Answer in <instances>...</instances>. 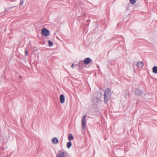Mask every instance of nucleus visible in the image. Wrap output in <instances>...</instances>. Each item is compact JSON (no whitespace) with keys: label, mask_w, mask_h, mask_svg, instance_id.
<instances>
[{"label":"nucleus","mask_w":157,"mask_h":157,"mask_svg":"<svg viewBox=\"0 0 157 157\" xmlns=\"http://www.w3.org/2000/svg\"><path fill=\"white\" fill-rule=\"evenodd\" d=\"M136 66H137V63L136 64Z\"/></svg>","instance_id":"393cba45"},{"label":"nucleus","mask_w":157,"mask_h":157,"mask_svg":"<svg viewBox=\"0 0 157 157\" xmlns=\"http://www.w3.org/2000/svg\"><path fill=\"white\" fill-rule=\"evenodd\" d=\"M98 94L100 95V97H101V94L100 93H98Z\"/></svg>","instance_id":"412c9836"},{"label":"nucleus","mask_w":157,"mask_h":157,"mask_svg":"<svg viewBox=\"0 0 157 157\" xmlns=\"http://www.w3.org/2000/svg\"><path fill=\"white\" fill-rule=\"evenodd\" d=\"M52 141L54 144H57L58 142V140L57 138L54 137Z\"/></svg>","instance_id":"1a4fd4ad"},{"label":"nucleus","mask_w":157,"mask_h":157,"mask_svg":"<svg viewBox=\"0 0 157 157\" xmlns=\"http://www.w3.org/2000/svg\"><path fill=\"white\" fill-rule=\"evenodd\" d=\"M21 77H21V76H19V78H21Z\"/></svg>","instance_id":"5701e85b"},{"label":"nucleus","mask_w":157,"mask_h":157,"mask_svg":"<svg viewBox=\"0 0 157 157\" xmlns=\"http://www.w3.org/2000/svg\"><path fill=\"white\" fill-rule=\"evenodd\" d=\"M41 33L44 36H48L49 35V31L47 29L44 28L41 30Z\"/></svg>","instance_id":"f03ea898"},{"label":"nucleus","mask_w":157,"mask_h":157,"mask_svg":"<svg viewBox=\"0 0 157 157\" xmlns=\"http://www.w3.org/2000/svg\"><path fill=\"white\" fill-rule=\"evenodd\" d=\"M48 46L49 47H51L53 45V42L51 40H48Z\"/></svg>","instance_id":"4468645a"},{"label":"nucleus","mask_w":157,"mask_h":157,"mask_svg":"<svg viewBox=\"0 0 157 157\" xmlns=\"http://www.w3.org/2000/svg\"><path fill=\"white\" fill-rule=\"evenodd\" d=\"M74 63H72V65H71V67H72V68H73V67H74Z\"/></svg>","instance_id":"aec40b11"},{"label":"nucleus","mask_w":157,"mask_h":157,"mask_svg":"<svg viewBox=\"0 0 157 157\" xmlns=\"http://www.w3.org/2000/svg\"><path fill=\"white\" fill-rule=\"evenodd\" d=\"M138 95H139L141 97L142 96V95L143 94V93L142 91L138 89Z\"/></svg>","instance_id":"ddd939ff"},{"label":"nucleus","mask_w":157,"mask_h":157,"mask_svg":"<svg viewBox=\"0 0 157 157\" xmlns=\"http://www.w3.org/2000/svg\"><path fill=\"white\" fill-rule=\"evenodd\" d=\"M111 90L109 89H107L105 91L104 94V102L106 103L110 99L111 97Z\"/></svg>","instance_id":"f257e3e1"},{"label":"nucleus","mask_w":157,"mask_h":157,"mask_svg":"<svg viewBox=\"0 0 157 157\" xmlns=\"http://www.w3.org/2000/svg\"><path fill=\"white\" fill-rule=\"evenodd\" d=\"M144 64L143 62H138V67L142 68L144 66Z\"/></svg>","instance_id":"6e6552de"},{"label":"nucleus","mask_w":157,"mask_h":157,"mask_svg":"<svg viewBox=\"0 0 157 157\" xmlns=\"http://www.w3.org/2000/svg\"><path fill=\"white\" fill-rule=\"evenodd\" d=\"M86 115L85 114V115H84V117H83L82 120H86Z\"/></svg>","instance_id":"f3484780"},{"label":"nucleus","mask_w":157,"mask_h":157,"mask_svg":"<svg viewBox=\"0 0 157 157\" xmlns=\"http://www.w3.org/2000/svg\"><path fill=\"white\" fill-rule=\"evenodd\" d=\"M60 100L61 103H63L65 101V97L63 95L61 94L60 96Z\"/></svg>","instance_id":"0eeeda50"},{"label":"nucleus","mask_w":157,"mask_h":157,"mask_svg":"<svg viewBox=\"0 0 157 157\" xmlns=\"http://www.w3.org/2000/svg\"><path fill=\"white\" fill-rule=\"evenodd\" d=\"M137 0H129V2L131 4H134L135 2H136Z\"/></svg>","instance_id":"2eb2a0df"},{"label":"nucleus","mask_w":157,"mask_h":157,"mask_svg":"<svg viewBox=\"0 0 157 157\" xmlns=\"http://www.w3.org/2000/svg\"><path fill=\"white\" fill-rule=\"evenodd\" d=\"M24 3V0H21L19 4L20 6H22Z\"/></svg>","instance_id":"dca6fc26"},{"label":"nucleus","mask_w":157,"mask_h":157,"mask_svg":"<svg viewBox=\"0 0 157 157\" xmlns=\"http://www.w3.org/2000/svg\"><path fill=\"white\" fill-rule=\"evenodd\" d=\"M25 55L26 56H27L28 55V51H25Z\"/></svg>","instance_id":"6ab92c4d"},{"label":"nucleus","mask_w":157,"mask_h":157,"mask_svg":"<svg viewBox=\"0 0 157 157\" xmlns=\"http://www.w3.org/2000/svg\"><path fill=\"white\" fill-rule=\"evenodd\" d=\"M77 65L80 69L83 68L85 67L83 62L82 60L80 61Z\"/></svg>","instance_id":"20e7f679"},{"label":"nucleus","mask_w":157,"mask_h":157,"mask_svg":"<svg viewBox=\"0 0 157 157\" xmlns=\"http://www.w3.org/2000/svg\"><path fill=\"white\" fill-rule=\"evenodd\" d=\"M73 139V136L72 134H69L68 136V139L69 140L71 141Z\"/></svg>","instance_id":"9b49d317"},{"label":"nucleus","mask_w":157,"mask_h":157,"mask_svg":"<svg viewBox=\"0 0 157 157\" xmlns=\"http://www.w3.org/2000/svg\"><path fill=\"white\" fill-rule=\"evenodd\" d=\"M71 145H72V144H71V142L70 141L68 142L67 143V147L68 148H69L71 147Z\"/></svg>","instance_id":"f8f14e48"},{"label":"nucleus","mask_w":157,"mask_h":157,"mask_svg":"<svg viewBox=\"0 0 157 157\" xmlns=\"http://www.w3.org/2000/svg\"><path fill=\"white\" fill-rule=\"evenodd\" d=\"M57 157H62V156H57Z\"/></svg>","instance_id":"b1692460"},{"label":"nucleus","mask_w":157,"mask_h":157,"mask_svg":"<svg viewBox=\"0 0 157 157\" xmlns=\"http://www.w3.org/2000/svg\"><path fill=\"white\" fill-rule=\"evenodd\" d=\"M152 71L153 73H157V67L155 66L152 69Z\"/></svg>","instance_id":"9d476101"},{"label":"nucleus","mask_w":157,"mask_h":157,"mask_svg":"<svg viewBox=\"0 0 157 157\" xmlns=\"http://www.w3.org/2000/svg\"><path fill=\"white\" fill-rule=\"evenodd\" d=\"M82 128L83 129H85L86 127V120H82Z\"/></svg>","instance_id":"39448f33"},{"label":"nucleus","mask_w":157,"mask_h":157,"mask_svg":"<svg viewBox=\"0 0 157 157\" xmlns=\"http://www.w3.org/2000/svg\"><path fill=\"white\" fill-rule=\"evenodd\" d=\"M12 8H13V7H12V8H10V9H5V12H7V11H8V10H10V9H12Z\"/></svg>","instance_id":"a211bd4d"},{"label":"nucleus","mask_w":157,"mask_h":157,"mask_svg":"<svg viewBox=\"0 0 157 157\" xmlns=\"http://www.w3.org/2000/svg\"><path fill=\"white\" fill-rule=\"evenodd\" d=\"M134 94H136V91H135L134 92Z\"/></svg>","instance_id":"4be33fe9"},{"label":"nucleus","mask_w":157,"mask_h":157,"mask_svg":"<svg viewBox=\"0 0 157 157\" xmlns=\"http://www.w3.org/2000/svg\"><path fill=\"white\" fill-rule=\"evenodd\" d=\"M66 153V152L63 151H60L58 152V155L57 156H62L64 157L65 153Z\"/></svg>","instance_id":"423d86ee"},{"label":"nucleus","mask_w":157,"mask_h":157,"mask_svg":"<svg viewBox=\"0 0 157 157\" xmlns=\"http://www.w3.org/2000/svg\"><path fill=\"white\" fill-rule=\"evenodd\" d=\"M92 61V60L89 58H86L83 61V63L85 65L90 63Z\"/></svg>","instance_id":"7ed1b4c3"}]
</instances>
